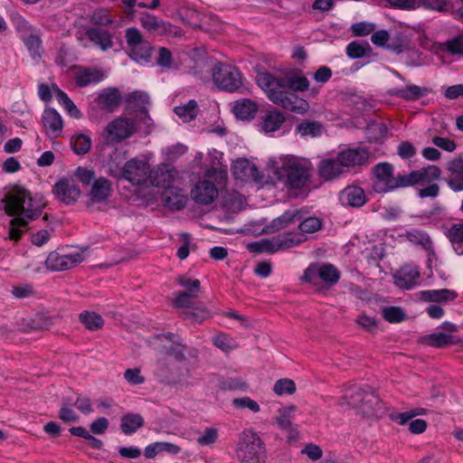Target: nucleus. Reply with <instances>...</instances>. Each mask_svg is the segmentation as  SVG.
Segmentation results:
<instances>
[{
    "mask_svg": "<svg viewBox=\"0 0 463 463\" xmlns=\"http://www.w3.org/2000/svg\"><path fill=\"white\" fill-rule=\"evenodd\" d=\"M259 87L270 101L295 113L304 114L309 105L293 91L308 90V80L299 71H294L282 78H276L269 72H259L256 76Z\"/></svg>",
    "mask_w": 463,
    "mask_h": 463,
    "instance_id": "obj_1",
    "label": "nucleus"
},
{
    "mask_svg": "<svg viewBox=\"0 0 463 463\" xmlns=\"http://www.w3.org/2000/svg\"><path fill=\"white\" fill-rule=\"evenodd\" d=\"M3 202L6 213L17 216L11 220L9 226V238L14 241L21 238L27 230L28 222L38 218L45 206L42 195L33 196L28 190L21 186L11 188Z\"/></svg>",
    "mask_w": 463,
    "mask_h": 463,
    "instance_id": "obj_2",
    "label": "nucleus"
},
{
    "mask_svg": "<svg viewBox=\"0 0 463 463\" xmlns=\"http://www.w3.org/2000/svg\"><path fill=\"white\" fill-rule=\"evenodd\" d=\"M268 167L279 182L296 194L307 184L312 171L309 160L291 155L270 158Z\"/></svg>",
    "mask_w": 463,
    "mask_h": 463,
    "instance_id": "obj_3",
    "label": "nucleus"
},
{
    "mask_svg": "<svg viewBox=\"0 0 463 463\" xmlns=\"http://www.w3.org/2000/svg\"><path fill=\"white\" fill-rule=\"evenodd\" d=\"M237 458L241 463H264L266 450L258 433L252 429L244 430L239 437Z\"/></svg>",
    "mask_w": 463,
    "mask_h": 463,
    "instance_id": "obj_4",
    "label": "nucleus"
},
{
    "mask_svg": "<svg viewBox=\"0 0 463 463\" xmlns=\"http://www.w3.org/2000/svg\"><path fill=\"white\" fill-rule=\"evenodd\" d=\"M374 179L373 189L378 194H386L405 187L404 175H394V167L388 162H382L373 168Z\"/></svg>",
    "mask_w": 463,
    "mask_h": 463,
    "instance_id": "obj_5",
    "label": "nucleus"
},
{
    "mask_svg": "<svg viewBox=\"0 0 463 463\" xmlns=\"http://www.w3.org/2000/svg\"><path fill=\"white\" fill-rule=\"evenodd\" d=\"M213 84L221 90L238 91L242 86V75L234 66L217 62L212 69Z\"/></svg>",
    "mask_w": 463,
    "mask_h": 463,
    "instance_id": "obj_6",
    "label": "nucleus"
},
{
    "mask_svg": "<svg viewBox=\"0 0 463 463\" xmlns=\"http://www.w3.org/2000/svg\"><path fill=\"white\" fill-rule=\"evenodd\" d=\"M340 278L338 269L330 263H313L304 271L301 280L311 284H318L323 281L326 284H335Z\"/></svg>",
    "mask_w": 463,
    "mask_h": 463,
    "instance_id": "obj_7",
    "label": "nucleus"
},
{
    "mask_svg": "<svg viewBox=\"0 0 463 463\" xmlns=\"http://www.w3.org/2000/svg\"><path fill=\"white\" fill-rule=\"evenodd\" d=\"M136 131L133 119L118 117L108 124L103 132V140L107 145L118 143L128 138Z\"/></svg>",
    "mask_w": 463,
    "mask_h": 463,
    "instance_id": "obj_8",
    "label": "nucleus"
},
{
    "mask_svg": "<svg viewBox=\"0 0 463 463\" xmlns=\"http://www.w3.org/2000/svg\"><path fill=\"white\" fill-rule=\"evenodd\" d=\"M150 165L145 158H131L124 165V179L133 184H143L148 181Z\"/></svg>",
    "mask_w": 463,
    "mask_h": 463,
    "instance_id": "obj_9",
    "label": "nucleus"
},
{
    "mask_svg": "<svg viewBox=\"0 0 463 463\" xmlns=\"http://www.w3.org/2000/svg\"><path fill=\"white\" fill-rule=\"evenodd\" d=\"M84 260L82 252L76 251L69 254H61L52 251L45 260L48 269L52 271H61L72 269Z\"/></svg>",
    "mask_w": 463,
    "mask_h": 463,
    "instance_id": "obj_10",
    "label": "nucleus"
},
{
    "mask_svg": "<svg viewBox=\"0 0 463 463\" xmlns=\"http://www.w3.org/2000/svg\"><path fill=\"white\" fill-rule=\"evenodd\" d=\"M337 156L345 172H349L351 169L367 165L370 154L367 149L355 146L345 148L340 151Z\"/></svg>",
    "mask_w": 463,
    "mask_h": 463,
    "instance_id": "obj_11",
    "label": "nucleus"
},
{
    "mask_svg": "<svg viewBox=\"0 0 463 463\" xmlns=\"http://www.w3.org/2000/svg\"><path fill=\"white\" fill-rule=\"evenodd\" d=\"M441 171L437 165H428L404 175L405 187L424 186L440 178Z\"/></svg>",
    "mask_w": 463,
    "mask_h": 463,
    "instance_id": "obj_12",
    "label": "nucleus"
},
{
    "mask_svg": "<svg viewBox=\"0 0 463 463\" xmlns=\"http://www.w3.org/2000/svg\"><path fill=\"white\" fill-rule=\"evenodd\" d=\"M232 171L235 178L238 180H252L259 183L263 179V175H260L256 165L245 158H239L234 161L232 166Z\"/></svg>",
    "mask_w": 463,
    "mask_h": 463,
    "instance_id": "obj_13",
    "label": "nucleus"
},
{
    "mask_svg": "<svg viewBox=\"0 0 463 463\" xmlns=\"http://www.w3.org/2000/svg\"><path fill=\"white\" fill-rule=\"evenodd\" d=\"M194 202L200 204H210L218 196V190L210 181H199L191 191Z\"/></svg>",
    "mask_w": 463,
    "mask_h": 463,
    "instance_id": "obj_14",
    "label": "nucleus"
},
{
    "mask_svg": "<svg viewBox=\"0 0 463 463\" xmlns=\"http://www.w3.org/2000/svg\"><path fill=\"white\" fill-rule=\"evenodd\" d=\"M297 407L295 405L281 406L277 411V415L274 420L278 427L288 432L290 438L297 436V429L293 424Z\"/></svg>",
    "mask_w": 463,
    "mask_h": 463,
    "instance_id": "obj_15",
    "label": "nucleus"
},
{
    "mask_svg": "<svg viewBox=\"0 0 463 463\" xmlns=\"http://www.w3.org/2000/svg\"><path fill=\"white\" fill-rule=\"evenodd\" d=\"M43 127L51 137H58L62 131L63 122L61 115L54 109H44L42 116Z\"/></svg>",
    "mask_w": 463,
    "mask_h": 463,
    "instance_id": "obj_16",
    "label": "nucleus"
},
{
    "mask_svg": "<svg viewBox=\"0 0 463 463\" xmlns=\"http://www.w3.org/2000/svg\"><path fill=\"white\" fill-rule=\"evenodd\" d=\"M175 170L168 165H160L156 168L149 169L148 180L156 187H170L169 184L175 178Z\"/></svg>",
    "mask_w": 463,
    "mask_h": 463,
    "instance_id": "obj_17",
    "label": "nucleus"
},
{
    "mask_svg": "<svg viewBox=\"0 0 463 463\" xmlns=\"http://www.w3.org/2000/svg\"><path fill=\"white\" fill-rule=\"evenodd\" d=\"M54 192L58 199L69 204L75 202L80 194V190L73 180L62 179L54 186Z\"/></svg>",
    "mask_w": 463,
    "mask_h": 463,
    "instance_id": "obj_18",
    "label": "nucleus"
},
{
    "mask_svg": "<svg viewBox=\"0 0 463 463\" xmlns=\"http://www.w3.org/2000/svg\"><path fill=\"white\" fill-rule=\"evenodd\" d=\"M344 173H345V170L340 164L338 156L335 158L324 159L319 163L318 174L325 181L334 180Z\"/></svg>",
    "mask_w": 463,
    "mask_h": 463,
    "instance_id": "obj_19",
    "label": "nucleus"
},
{
    "mask_svg": "<svg viewBox=\"0 0 463 463\" xmlns=\"http://www.w3.org/2000/svg\"><path fill=\"white\" fill-rule=\"evenodd\" d=\"M388 93L392 97L412 101L426 96L429 93V90L413 84H406L402 88H392L388 90Z\"/></svg>",
    "mask_w": 463,
    "mask_h": 463,
    "instance_id": "obj_20",
    "label": "nucleus"
},
{
    "mask_svg": "<svg viewBox=\"0 0 463 463\" xmlns=\"http://www.w3.org/2000/svg\"><path fill=\"white\" fill-rule=\"evenodd\" d=\"M340 201L344 205L361 207L367 202V198L362 187L351 185L341 192Z\"/></svg>",
    "mask_w": 463,
    "mask_h": 463,
    "instance_id": "obj_21",
    "label": "nucleus"
},
{
    "mask_svg": "<svg viewBox=\"0 0 463 463\" xmlns=\"http://www.w3.org/2000/svg\"><path fill=\"white\" fill-rule=\"evenodd\" d=\"M111 192V183L100 176L92 183L89 196L93 203H103L109 198Z\"/></svg>",
    "mask_w": 463,
    "mask_h": 463,
    "instance_id": "obj_22",
    "label": "nucleus"
},
{
    "mask_svg": "<svg viewBox=\"0 0 463 463\" xmlns=\"http://www.w3.org/2000/svg\"><path fill=\"white\" fill-rule=\"evenodd\" d=\"M420 277L418 269L414 266H404L394 275L395 285L401 288L409 289L412 288Z\"/></svg>",
    "mask_w": 463,
    "mask_h": 463,
    "instance_id": "obj_23",
    "label": "nucleus"
},
{
    "mask_svg": "<svg viewBox=\"0 0 463 463\" xmlns=\"http://www.w3.org/2000/svg\"><path fill=\"white\" fill-rule=\"evenodd\" d=\"M164 205L171 210H181L187 203V197L177 187H167L162 195Z\"/></svg>",
    "mask_w": 463,
    "mask_h": 463,
    "instance_id": "obj_24",
    "label": "nucleus"
},
{
    "mask_svg": "<svg viewBox=\"0 0 463 463\" xmlns=\"http://www.w3.org/2000/svg\"><path fill=\"white\" fill-rule=\"evenodd\" d=\"M400 237L413 245L421 247L425 250H432V241L430 235L423 230L416 228L410 229L401 234Z\"/></svg>",
    "mask_w": 463,
    "mask_h": 463,
    "instance_id": "obj_25",
    "label": "nucleus"
},
{
    "mask_svg": "<svg viewBox=\"0 0 463 463\" xmlns=\"http://www.w3.org/2000/svg\"><path fill=\"white\" fill-rule=\"evenodd\" d=\"M447 169L449 171L448 184L455 191L463 190V158L450 161Z\"/></svg>",
    "mask_w": 463,
    "mask_h": 463,
    "instance_id": "obj_26",
    "label": "nucleus"
},
{
    "mask_svg": "<svg viewBox=\"0 0 463 463\" xmlns=\"http://www.w3.org/2000/svg\"><path fill=\"white\" fill-rule=\"evenodd\" d=\"M276 252L281 250L296 247L306 241L307 237L302 233L287 232L272 237Z\"/></svg>",
    "mask_w": 463,
    "mask_h": 463,
    "instance_id": "obj_27",
    "label": "nucleus"
},
{
    "mask_svg": "<svg viewBox=\"0 0 463 463\" xmlns=\"http://www.w3.org/2000/svg\"><path fill=\"white\" fill-rule=\"evenodd\" d=\"M258 111V105L250 99H241L234 102L232 112L236 118L242 120L252 119Z\"/></svg>",
    "mask_w": 463,
    "mask_h": 463,
    "instance_id": "obj_28",
    "label": "nucleus"
},
{
    "mask_svg": "<svg viewBox=\"0 0 463 463\" xmlns=\"http://www.w3.org/2000/svg\"><path fill=\"white\" fill-rule=\"evenodd\" d=\"M369 396V392L359 386L349 387L344 396L339 401V405L350 406V407H360L365 398Z\"/></svg>",
    "mask_w": 463,
    "mask_h": 463,
    "instance_id": "obj_29",
    "label": "nucleus"
},
{
    "mask_svg": "<svg viewBox=\"0 0 463 463\" xmlns=\"http://www.w3.org/2000/svg\"><path fill=\"white\" fill-rule=\"evenodd\" d=\"M153 47L148 41L128 49L129 57L139 64H146L151 61Z\"/></svg>",
    "mask_w": 463,
    "mask_h": 463,
    "instance_id": "obj_30",
    "label": "nucleus"
},
{
    "mask_svg": "<svg viewBox=\"0 0 463 463\" xmlns=\"http://www.w3.org/2000/svg\"><path fill=\"white\" fill-rule=\"evenodd\" d=\"M457 296L458 294L455 291L448 288L422 290L420 292V299L431 302L453 300Z\"/></svg>",
    "mask_w": 463,
    "mask_h": 463,
    "instance_id": "obj_31",
    "label": "nucleus"
},
{
    "mask_svg": "<svg viewBox=\"0 0 463 463\" xmlns=\"http://www.w3.org/2000/svg\"><path fill=\"white\" fill-rule=\"evenodd\" d=\"M285 116L279 110H271L265 113L261 121V128L266 133H270L278 130L283 122Z\"/></svg>",
    "mask_w": 463,
    "mask_h": 463,
    "instance_id": "obj_32",
    "label": "nucleus"
},
{
    "mask_svg": "<svg viewBox=\"0 0 463 463\" xmlns=\"http://www.w3.org/2000/svg\"><path fill=\"white\" fill-rule=\"evenodd\" d=\"M145 421L140 414L127 413L122 416L120 429L126 435H132L144 425Z\"/></svg>",
    "mask_w": 463,
    "mask_h": 463,
    "instance_id": "obj_33",
    "label": "nucleus"
},
{
    "mask_svg": "<svg viewBox=\"0 0 463 463\" xmlns=\"http://www.w3.org/2000/svg\"><path fill=\"white\" fill-rule=\"evenodd\" d=\"M437 50L453 56L463 57V35L460 34L444 43H439L437 46Z\"/></svg>",
    "mask_w": 463,
    "mask_h": 463,
    "instance_id": "obj_34",
    "label": "nucleus"
},
{
    "mask_svg": "<svg viewBox=\"0 0 463 463\" xmlns=\"http://www.w3.org/2000/svg\"><path fill=\"white\" fill-rule=\"evenodd\" d=\"M90 42L98 45L101 50L106 51L112 46L111 36L106 30L91 28L87 32Z\"/></svg>",
    "mask_w": 463,
    "mask_h": 463,
    "instance_id": "obj_35",
    "label": "nucleus"
},
{
    "mask_svg": "<svg viewBox=\"0 0 463 463\" xmlns=\"http://www.w3.org/2000/svg\"><path fill=\"white\" fill-rule=\"evenodd\" d=\"M140 24L147 32L153 33H162L166 30V24L158 20L155 15L143 13L140 16Z\"/></svg>",
    "mask_w": 463,
    "mask_h": 463,
    "instance_id": "obj_36",
    "label": "nucleus"
},
{
    "mask_svg": "<svg viewBox=\"0 0 463 463\" xmlns=\"http://www.w3.org/2000/svg\"><path fill=\"white\" fill-rule=\"evenodd\" d=\"M121 99L120 93L116 89H109L99 95V104L102 109L113 110L118 106Z\"/></svg>",
    "mask_w": 463,
    "mask_h": 463,
    "instance_id": "obj_37",
    "label": "nucleus"
},
{
    "mask_svg": "<svg viewBox=\"0 0 463 463\" xmlns=\"http://www.w3.org/2000/svg\"><path fill=\"white\" fill-rule=\"evenodd\" d=\"M103 80V73L99 70L85 69L80 71L75 78L76 83L80 87L98 83Z\"/></svg>",
    "mask_w": 463,
    "mask_h": 463,
    "instance_id": "obj_38",
    "label": "nucleus"
},
{
    "mask_svg": "<svg viewBox=\"0 0 463 463\" xmlns=\"http://www.w3.org/2000/svg\"><path fill=\"white\" fill-rule=\"evenodd\" d=\"M21 38L33 59H38L43 53L42 41L34 31L27 35H21Z\"/></svg>",
    "mask_w": 463,
    "mask_h": 463,
    "instance_id": "obj_39",
    "label": "nucleus"
},
{
    "mask_svg": "<svg viewBox=\"0 0 463 463\" xmlns=\"http://www.w3.org/2000/svg\"><path fill=\"white\" fill-rule=\"evenodd\" d=\"M79 319L90 331L101 328L104 324L102 317L95 312L83 311L80 314Z\"/></svg>",
    "mask_w": 463,
    "mask_h": 463,
    "instance_id": "obj_40",
    "label": "nucleus"
},
{
    "mask_svg": "<svg viewBox=\"0 0 463 463\" xmlns=\"http://www.w3.org/2000/svg\"><path fill=\"white\" fill-rule=\"evenodd\" d=\"M175 113L184 121L189 122L195 118L198 113L197 102L194 99L189 100L183 106L175 108Z\"/></svg>",
    "mask_w": 463,
    "mask_h": 463,
    "instance_id": "obj_41",
    "label": "nucleus"
},
{
    "mask_svg": "<svg viewBox=\"0 0 463 463\" xmlns=\"http://www.w3.org/2000/svg\"><path fill=\"white\" fill-rule=\"evenodd\" d=\"M300 220L298 211H287L281 216L272 221L271 226L275 230H281Z\"/></svg>",
    "mask_w": 463,
    "mask_h": 463,
    "instance_id": "obj_42",
    "label": "nucleus"
},
{
    "mask_svg": "<svg viewBox=\"0 0 463 463\" xmlns=\"http://www.w3.org/2000/svg\"><path fill=\"white\" fill-rule=\"evenodd\" d=\"M426 413L427 410L424 408H414L404 412H392L390 419L400 425H404L414 417L425 415Z\"/></svg>",
    "mask_w": 463,
    "mask_h": 463,
    "instance_id": "obj_43",
    "label": "nucleus"
},
{
    "mask_svg": "<svg viewBox=\"0 0 463 463\" xmlns=\"http://www.w3.org/2000/svg\"><path fill=\"white\" fill-rule=\"evenodd\" d=\"M448 237L458 254H463V223H455L448 231Z\"/></svg>",
    "mask_w": 463,
    "mask_h": 463,
    "instance_id": "obj_44",
    "label": "nucleus"
},
{
    "mask_svg": "<svg viewBox=\"0 0 463 463\" xmlns=\"http://www.w3.org/2000/svg\"><path fill=\"white\" fill-rule=\"evenodd\" d=\"M71 146L76 154H86L91 146V139L90 137L80 134L76 135L71 138Z\"/></svg>",
    "mask_w": 463,
    "mask_h": 463,
    "instance_id": "obj_45",
    "label": "nucleus"
},
{
    "mask_svg": "<svg viewBox=\"0 0 463 463\" xmlns=\"http://www.w3.org/2000/svg\"><path fill=\"white\" fill-rule=\"evenodd\" d=\"M431 346L442 348L453 344V336L444 333H433L425 337Z\"/></svg>",
    "mask_w": 463,
    "mask_h": 463,
    "instance_id": "obj_46",
    "label": "nucleus"
},
{
    "mask_svg": "<svg viewBox=\"0 0 463 463\" xmlns=\"http://www.w3.org/2000/svg\"><path fill=\"white\" fill-rule=\"evenodd\" d=\"M323 225L322 220L316 216H310L304 219L299 224L298 228L300 230V233H314L319 230H321Z\"/></svg>",
    "mask_w": 463,
    "mask_h": 463,
    "instance_id": "obj_47",
    "label": "nucleus"
},
{
    "mask_svg": "<svg viewBox=\"0 0 463 463\" xmlns=\"http://www.w3.org/2000/svg\"><path fill=\"white\" fill-rule=\"evenodd\" d=\"M273 391L279 396L293 394L296 392V384L290 379L282 378L275 383Z\"/></svg>",
    "mask_w": 463,
    "mask_h": 463,
    "instance_id": "obj_48",
    "label": "nucleus"
},
{
    "mask_svg": "<svg viewBox=\"0 0 463 463\" xmlns=\"http://www.w3.org/2000/svg\"><path fill=\"white\" fill-rule=\"evenodd\" d=\"M298 132L303 137H317L321 135L322 126L318 122L304 121L298 126Z\"/></svg>",
    "mask_w": 463,
    "mask_h": 463,
    "instance_id": "obj_49",
    "label": "nucleus"
},
{
    "mask_svg": "<svg viewBox=\"0 0 463 463\" xmlns=\"http://www.w3.org/2000/svg\"><path fill=\"white\" fill-rule=\"evenodd\" d=\"M178 284L184 288L189 294L198 297L201 290V282L197 279H191L186 276H182L177 279Z\"/></svg>",
    "mask_w": 463,
    "mask_h": 463,
    "instance_id": "obj_50",
    "label": "nucleus"
},
{
    "mask_svg": "<svg viewBox=\"0 0 463 463\" xmlns=\"http://www.w3.org/2000/svg\"><path fill=\"white\" fill-rule=\"evenodd\" d=\"M75 178L83 185H91L95 179V172L86 166H78L73 173Z\"/></svg>",
    "mask_w": 463,
    "mask_h": 463,
    "instance_id": "obj_51",
    "label": "nucleus"
},
{
    "mask_svg": "<svg viewBox=\"0 0 463 463\" xmlns=\"http://www.w3.org/2000/svg\"><path fill=\"white\" fill-rule=\"evenodd\" d=\"M383 317L390 323H399L406 317V313L399 307H389L383 309Z\"/></svg>",
    "mask_w": 463,
    "mask_h": 463,
    "instance_id": "obj_52",
    "label": "nucleus"
},
{
    "mask_svg": "<svg viewBox=\"0 0 463 463\" xmlns=\"http://www.w3.org/2000/svg\"><path fill=\"white\" fill-rule=\"evenodd\" d=\"M370 49L368 43L362 44L358 42H351L346 46V54L352 59L364 57Z\"/></svg>",
    "mask_w": 463,
    "mask_h": 463,
    "instance_id": "obj_53",
    "label": "nucleus"
},
{
    "mask_svg": "<svg viewBox=\"0 0 463 463\" xmlns=\"http://www.w3.org/2000/svg\"><path fill=\"white\" fill-rule=\"evenodd\" d=\"M249 250H250L252 252L255 253H274L276 252L273 240L270 239H263L260 241H256L253 243L249 244L248 246Z\"/></svg>",
    "mask_w": 463,
    "mask_h": 463,
    "instance_id": "obj_54",
    "label": "nucleus"
},
{
    "mask_svg": "<svg viewBox=\"0 0 463 463\" xmlns=\"http://www.w3.org/2000/svg\"><path fill=\"white\" fill-rule=\"evenodd\" d=\"M390 6L405 10V11H413L421 7L420 0H386Z\"/></svg>",
    "mask_w": 463,
    "mask_h": 463,
    "instance_id": "obj_55",
    "label": "nucleus"
},
{
    "mask_svg": "<svg viewBox=\"0 0 463 463\" xmlns=\"http://www.w3.org/2000/svg\"><path fill=\"white\" fill-rule=\"evenodd\" d=\"M218 439V430L215 428L208 427L204 429L202 434L197 438V442L201 446H211Z\"/></svg>",
    "mask_w": 463,
    "mask_h": 463,
    "instance_id": "obj_56",
    "label": "nucleus"
},
{
    "mask_svg": "<svg viewBox=\"0 0 463 463\" xmlns=\"http://www.w3.org/2000/svg\"><path fill=\"white\" fill-rule=\"evenodd\" d=\"M195 298V296L189 294L187 291H179L175 293L174 305L175 307L185 308L186 310H189L193 307V299Z\"/></svg>",
    "mask_w": 463,
    "mask_h": 463,
    "instance_id": "obj_57",
    "label": "nucleus"
},
{
    "mask_svg": "<svg viewBox=\"0 0 463 463\" xmlns=\"http://www.w3.org/2000/svg\"><path fill=\"white\" fill-rule=\"evenodd\" d=\"M125 37L128 49L146 41L136 27L128 28Z\"/></svg>",
    "mask_w": 463,
    "mask_h": 463,
    "instance_id": "obj_58",
    "label": "nucleus"
},
{
    "mask_svg": "<svg viewBox=\"0 0 463 463\" xmlns=\"http://www.w3.org/2000/svg\"><path fill=\"white\" fill-rule=\"evenodd\" d=\"M375 29V24L369 22H359L352 24L351 31L354 36H366L373 33Z\"/></svg>",
    "mask_w": 463,
    "mask_h": 463,
    "instance_id": "obj_59",
    "label": "nucleus"
},
{
    "mask_svg": "<svg viewBox=\"0 0 463 463\" xmlns=\"http://www.w3.org/2000/svg\"><path fill=\"white\" fill-rule=\"evenodd\" d=\"M156 64L167 70L173 67L172 53L167 48H159L158 56L156 58Z\"/></svg>",
    "mask_w": 463,
    "mask_h": 463,
    "instance_id": "obj_60",
    "label": "nucleus"
},
{
    "mask_svg": "<svg viewBox=\"0 0 463 463\" xmlns=\"http://www.w3.org/2000/svg\"><path fill=\"white\" fill-rule=\"evenodd\" d=\"M233 404L235 407L240 409H249L253 412L260 411V408L257 402L252 400L250 397L244 396L241 398H237L233 400Z\"/></svg>",
    "mask_w": 463,
    "mask_h": 463,
    "instance_id": "obj_61",
    "label": "nucleus"
},
{
    "mask_svg": "<svg viewBox=\"0 0 463 463\" xmlns=\"http://www.w3.org/2000/svg\"><path fill=\"white\" fill-rule=\"evenodd\" d=\"M11 291L16 298H26L34 294L33 288L30 284L14 285Z\"/></svg>",
    "mask_w": 463,
    "mask_h": 463,
    "instance_id": "obj_62",
    "label": "nucleus"
},
{
    "mask_svg": "<svg viewBox=\"0 0 463 463\" xmlns=\"http://www.w3.org/2000/svg\"><path fill=\"white\" fill-rule=\"evenodd\" d=\"M213 345L222 351L228 352L235 347L234 342L224 334H219L213 339Z\"/></svg>",
    "mask_w": 463,
    "mask_h": 463,
    "instance_id": "obj_63",
    "label": "nucleus"
},
{
    "mask_svg": "<svg viewBox=\"0 0 463 463\" xmlns=\"http://www.w3.org/2000/svg\"><path fill=\"white\" fill-rule=\"evenodd\" d=\"M124 378L128 383L132 385L141 384L145 382V377L141 375V371L139 368L127 369L124 373Z\"/></svg>",
    "mask_w": 463,
    "mask_h": 463,
    "instance_id": "obj_64",
    "label": "nucleus"
}]
</instances>
